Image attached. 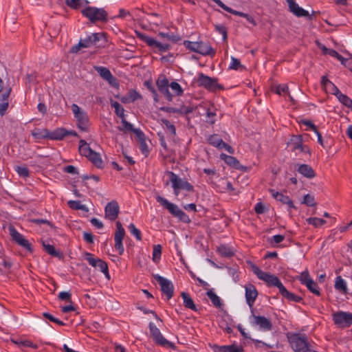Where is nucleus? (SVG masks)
<instances>
[{
  "instance_id": "obj_4",
  "label": "nucleus",
  "mask_w": 352,
  "mask_h": 352,
  "mask_svg": "<svg viewBox=\"0 0 352 352\" xmlns=\"http://www.w3.org/2000/svg\"><path fill=\"white\" fill-rule=\"evenodd\" d=\"M288 340L295 352H311L306 336L295 333L288 336Z\"/></svg>"
},
{
  "instance_id": "obj_34",
  "label": "nucleus",
  "mask_w": 352,
  "mask_h": 352,
  "mask_svg": "<svg viewBox=\"0 0 352 352\" xmlns=\"http://www.w3.org/2000/svg\"><path fill=\"white\" fill-rule=\"evenodd\" d=\"M68 206L73 210H81L84 212H87L89 211L88 208L85 205L81 204L80 201H67Z\"/></svg>"
},
{
  "instance_id": "obj_21",
  "label": "nucleus",
  "mask_w": 352,
  "mask_h": 352,
  "mask_svg": "<svg viewBox=\"0 0 352 352\" xmlns=\"http://www.w3.org/2000/svg\"><path fill=\"white\" fill-rule=\"evenodd\" d=\"M270 192L272 193V197L276 200L284 204H287L289 208H295L293 201L288 196L284 195L283 194L276 192L273 189H270Z\"/></svg>"
},
{
  "instance_id": "obj_8",
  "label": "nucleus",
  "mask_w": 352,
  "mask_h": 352,
  "mask_svg": "<svg viewBox=\"0 0 352 352\" xmlns=\"http://www.w3.org/2000/svg\"><path fill=\"white\" fill-rule=\"evenodd\" d=\"M72 110L77 120L78 129L82 131H87L89 127V118L86 112L76 104L72 105Z\"/></svg>"
},
{
  "instance_id": "obj_61",
  "label": "nucleus",
  "mask_w": 352,
  "mask_h": 352,
  "mask_svg": "<svg viewBox=\"0 0 352 352\" xmlns=\"http://www.w3.org/2000/svg\"><path fill=\"white\" fill-rule=\"evenodd\" d=\"M176 217H177L180 221H182L184 223H190V219L188 217V216L182 210L180 212V213Z\"/></svg>"
},
{
  "instance_id": "obj_10",
  "label": "nucleus",
  "mask_w": 352,
  "mask_h": 352,
  "mask_svg": "<svg viewBox=\"0 0 352 352\" xmlns=\"http://www.w3.org/2000/svg\"><path fill=\"white\" fill-rule=\"evenodd\" d=\"M9 233L12 239L21 247L27 249L30 252H32L31 244L26 240L22 234L17 232L13 225L8 226Z\"/></svg>"
},
{
  "instance_id": "obj_58",
  "label": "nucleus",
  "mask_w": 352,
  "mask_h": 352,
  "mask_svg": "<svg viewBox=\"0 0 352 352\" xmlns=\"http://www.w3.org/2000/svg\"><path fill=\"white\" fill-rule=\"evenodd\" d=\"M170 88L175 91L177 95H182L183 90L181 88V86L176 82H173L170 85Z\"/></svg>"
},
{
  "instance_id": "obj_64",
  "label": "nucleus",
  "mask_w": 352,
  "mask_h": 352,
  "mask_svg": "<svg viewBox=\"0 0 352 352\" xmlns=\"http://www.w3.org/2000/svg\"><path fill=\"white\" fill-rule=\"evenodd\" d=\"M83 238L89 243H94V236H93L91 233L84 232Z\"/></svg>"
},
{
  "instance_id": "obj_52",
  "label": "nucleus",
  "mask_w": 352,
  "mask_h": 352,
  "mask_svg": "<svg viewBox=\"0 0 352 352\" xmlns=\"http://www.w3.org/2000/svg\"><path fill=\"white\" fill-rule=\"evenodd\" d=\"M16 171L21 177H28L29 176V170L25 166H16Z\"/></svg>"
},
{
  "instance_id": "obj_35",
  "label": "nucleus",
  "mask_w": 352,
  "mask_h": 352,
  "mask_svg": "<svg viewBox=\"0 0 352 352\" xmlns=\"http://www.w3.org/2000/svg\"><path fill=\"white\" fill-rule=\"evenodd\" d=\"M156 84L160 92L162 91H166V89L168 88V80L164 76H160Z\"/></svg>"
},
{
  "instance_id": "obj_1",
  "label": "nucleus",
  "mask_w": 352,
  "mask_h": 352,
  "mask_svg": "<svg viewBox=\"0 0 352 352\" xmlns=\"http://www.w3.org/2000/svg\"><path fill=\"white\" fill-rule=\"evenodd\" d=\"M78 150L82 155L87 157L97 168L102 167L103 162L100 154L94 151L85 140H80Z\"/></svg>"
},
{
  "instance_id": "obj_11",
  "label": "nucleus",
  "mask_w": 352,
  "mask_h": 352,
  "mask_svg": "<svg viewBox=\"0 0 352 352\" xmlns=\"http://www.w3.org/2000/svg\"><path fill=\"white\" fill-rule=\"evenodd\" d=\"M335 324L340 327H346L352 324V314L338 311L333 314Z\"/></svg>"
},
{
  "instance_id": "obj_27",
  "label": "nucleus",
  "mask_w": 352,
  "mask_h": 352,
  "mask_svg": "<svg viewBox=\"0 0 352 352\" xmlns=\"http://www.w3.org/2000/svg\"><path fill=\"white\" fill-rule=\"evenodd\" d=\"M145 42L151 47H155L158 48L160 50L165 52L168 50L169 45L168 44H162L153 38L146 37L145 38Z\"/></svg>"
},
{
  "instance_id": "obj_6",
  "label": "nucleus",
  "mask_w": 352,
  "mask_h": 352,
  "mask_svg": "<svg viewBox=\"0 0 352 352\" xmlns=\"http://www.w3.org/2000/svg\"><path fill=\"white\" fill-rule=\"evenodd\" d=\"M82 14L93 23L107 21V12L103 8L87 7L82 10Z\"/></svg>"
},
{
  "instance_id": "obj_62",
  "label": "nucleus",
  "mask_w": 352,
  "mask_h": 352,
  "mask_svg": "<svg viewBox=\"0 0 352 352\" xmlns=\"http://www.w3.org/2000/svg\"><path fill=\"white\" fill-rule=\"evenodd\" d=\"M321 49L325 54H329L331 56H338V52L334 50L328 49L325 46H322Z\"/></svg>"
},
{
  "instance_id": "obj_20",
  "label": "nucleus",
  "mask_w": 352,
  "mask_h": 352,
  "mask_svg": "<svg viewBox=\"0 0 352 352\" xmlns=\"http://www.w3.org/2000/svg\"><path fill=\"white\" fill-rule=\"evenodd\" d=\"M95 69L100 76L109 82L111 85H116V79L112 76L109 69L104 67H95Z\"/></svg>"
},
{
  "instance_id": "obj_44",
  "label": "nucleus",
  "mask_w": 352,
  "mask_h": 352,
  "mask_svg": "<svg viewBox=\"0 0 352 352\" xmlns=\"http://www.w3.org/2000/svg\"><path fill=\"white\" fill-rule=\"evenodd\" d=\"M122 127H119L118 129L123 132L126 131H133L134 130V128L133 125L127 122L124 118L122 119Z\"/></svg>"
},
{
  "instance_id": "obj_29",
  "label": "nucleus",
  "mask_w": 352,
  "mask_h": 352,
  "mask_svg": "<svg viewBox=\"0 0 352 352\" xmlns=\"http://www.w3.org/2000/svg\"><path fill=\"white\" fill-rule=\"evenodd\" d=\"M181 296L184 300V305L191 310L197 311V307L190 295L184 292H182Z\"/></svg>"
},
{
  "instance_id": "obj_33",
  "label": "nucleus",
  "mask_w": 352,
  "mask_h": 352,
  "mask_svg": "<svg viewBox=\"0 0 352 352\" xmlns=\"http://www.w3.org/2000/svg\"><path fill=\"white\" fill-rule=\"evenodd\" d=\"M221 159L224 160V161L230 166L236 168H240L241 166L240 162L234 157L227 155L226 154H221Z\"/></svg>"
},
{
  "instance_id": "obj_17",
  "label": "nucleus",
  "mask_w": 352,
  "mask_h": 352,
  "mask_svg": "<svg viewBox=\"0 0 352 352\" xmlns=\"http://www.w3.org/2000/svg\"><path fill=\"white\" fill-rule=\"evenodd\" d=\"M11 92V87H7L4 89L3 91L1 92V98H0V115L3 116L9 105L8 102V97Z\"/></svg>"
},
{
  "instance_id": "obj_48",
  "label": "nucleus",
  "mask_w": 352,
  "mask_h": 352,
  "mask_svg": "<svg viewBox=\"0 0 352 352\" xmlns=\"http://www.w3.org/2000/svg\"><path fill=\"white\" fill-rule=\"evenodd\" d=\"M294 149H300L303 150V146L302 144V137L301 136H294L292 139Z\"/></svg>"
},
{
  "instance_id": "obj_28",
  "label": "nucleus",
  "mask_w": 352,
  "mask_h": 352,
  "mask_svg": "<svg viewBox=\"0 0 352 352\" xmlns=\"http://www.w3.org/2000/svg\"><path fill=\"white\" fill-rule=\"evenodd\" d=\"M67 136V130L64 128H58L52 132L49 131V139L60 140Z\"/></svg>"
},
{
  "instance_id": "obj_18",
  "label": "nucleus",
  "mask_w": 352,
  "mask_h": 352,
  "mask_svg": "<svg viewBox=\"0 0 352 352\" xmlns=\"http://www.w3.org/2000/svg\"><path fill=\"white\" fill-rule=\"evenodd\" d=\"M253 323L258 325L261 329L264 331H270L272 329V324L269 319L264 316H253Z\"/></svg>"
},
{
  "instance_id": "obj_26",
  "label": "nucleus",
  "mask_w": 352,
  "mask_h": 352,
  "mask_svg": "<svg viewBox=\"0 0 352 352\" xmlns=\"http://www.w3.org/2000/svg\"><path fill=\"white\" fill-rule=\"evenodd\" d=\"M149 329L152 338L156 342V343L159 344L162 341H165V338L162 335L160 329L156 326H155L153 323L150 322Z\"/></svg>"
},
{
  "instance_id": "obj_46",
  "label": "nucleus",
  "mask_w": 352,
  "mask_h": 352,
  "mask_svg": "<svg viewBox=\"0 0 352 352\" xmlns=\"http://www.w3.org/2000/svg\"><path fill=\"white\" fill-rule=\"evenodd\" d=\"M131 233L134 235L138 241L142 240L141 232L135 226L133 223H131L129 226Z\"/></svg>"
},
{
  "instance_id": "obj_47",
  "label": "nucleus",
  "mask_w": 352,
  "mask_h": 352,
  "mask_svg": "<svg viewBox=\"0 0 352 352\" xmlns=\"http://www.w3.org/2000/svg\"><path fill=\"white\" fill-rule=\"evenodd\" d=\"M299 280L302 284L306 285L308 282H309V280L313 279L310 277L308 271L305 270L300 274Z\"/></svg>"
},
{
  "instance_id": "obj_32",
  "label": "nucleus",
  "mask_w": 352,
  "mask_h": 352,
  "mask_svg": "<svg viewBox=\"0 0 352 352\" xmlns=\"http://www.w3.org/2000/svg\"><path fill=\"white\" fill-rule=\"evenodd\" d=\"M206 295L214 307L217 308H221L222 307L223 304L221 300L212 289L208 290Z\"/></svg>"
},
{
  "instance_id": "obj_2",
  "label": "nucleus",
  "mask_w": 352,
  "mask_h": 352,
  "mask_svg": "<svg viewBox=\"0 0 352 352\" xmlns=\"http://www.w3.org/2000/svg\"><path fill=\"white\" fill-rule=\"evenodd\" d=\"M168 175H169L170 181L172 183V187L174 190L175 196L178 197L182 190L191 192L194 191L193 186L186 180L179 178L178 175L175 174L173 172H168Z\"/></svg>"
},
{
  "instance_id": "obj_14",
  "label": "nucleus",
  "mask_w": 352,
  "mask_h": 352,
  "mask_svg": "<svg viewBox=\"0 0 352 352\" xmlns=\"http://www.w3.org/2000/svg\"><path fill=\"white\" fill-rule=\"evenodd\" d=\"M105 217L111 221H114L118 216L120 208L116 201L108 203L105 207Z\"/></svg>"
},
{
  "instance_id": "obj_13",
  "label": "nucleus",
  "mask_w": 352,
  "mask_h": 352,
  "mask_svg": "<svg viewBox=\"0 0 352 352\" xmlns=\"http://www.w3.org/2000/svg\"><path fill=\"white\" fill-rule=\"evenodd\" d=\"M116 226V230L114 235L115 248L118 250L119 254L122 255L124 252L122 240L125 236V230L120 221H117Z\"/></svg>"
},
{
  "instance_id": "obj_7",
  "label": "nucleus",
  "mask_w": 352,
  "mask_h": 352,
  "mask_svg": "<svg viewBox=\"0 0 352 352\" xmlns=\"http://www.w3.org/2000/svg\"><path fill=\"white\" fill-rule=\"evenodd\" d=\"M197 83L199 86L203 87L210 91L223 89V86L218 83L217 78H210L202 73L199 74Z\"/></svg>"
},
{
  "instance_id": "obj_9",
  "label": "nucleus",
  "mask_w": 352,
  "mask_h": 352,
  "mask_svg": "<svg viewBox=\"0 0 352 352\" xmlns=\"http://www.w3.org/2000/svg\"><path fill=\"white\" fill-rule=\"evenodd\" d=\"M86 259L89 265L95 268H99L100 270L105 275L106 278L109 280L111 278L107 263L99 258H95L93 254L89 252H85Z\"/></svg>"
},
{
  "instance_id": "obj_57",
  "label": "nucleus",
  "mask_w": 352,
  "mask_h": 352,
  "mask_svg": "<svg viewBox=\"0 0 352 352\" xmlns=\"http://www.w3.org/2000/svg\"><path fill=\"white\" fill-rule=\"evenodd\" d=\"M139 142H140V150L142 151V153L145 156H147V155H148V153L149 152V150H148V146H147V144L146 143L145 139L139 141Z\"/></svg>"
},
{
  "instance_id": "obj_15",
  "label": "nucleus",
  "mask_w": 352,
  "mask_h": 352,
  "mask_svg": "<svg viewBox=\"0 0 352 352\" xmlns=\"http://www.w3.org/2000/svg\"><path fill=\"white\" fill-rule=\"evenodd\" d=\"M156 200L159 202L162 206H163L165 208H166L168 212L173 214L174 217L178 216L182 210L175 204L170 203L167 199L162 197L160 195H157L156 197Z\"/></svg>"
},
{
  "instance_id": "obj_59",
  "label": "nucleus",
  "mask_w": 352,
  "mask_h": 352,
  "mask_svg": "<svg viewBox=\"0 0 352 352\" xmlns=\"http://www.w3.org/2000/svg\"><path fill=\"white\" fill-rule=\"evenodd\" d=\"M14 342L16 344L19 345V346H23L32 347L33 349H36L37 348V345L36 344H34L32 342L28 341V340H25V341H23V342Z\"/></svg>"
},
{
  "instance_id": "obj_37",
  "label": "nucleus",
  "mask_w": 352,
  "mask_h": 352,
  "mask_svg": "<svg viewBox=\"0 0 352 352\" xmlns=\"http://www.w3.org/2000/svg\"><path fill=\"white\" fill-rule=\"evenodd\" d=\"M272 91L278 95L287 94L289 93V87L286 84L274 85L272 87Z\"/></svg>"
},
{
  "instance_id": "obj_41",
  "label": "nucleus",
  "mask_w": 352,
  "mask_h": 352,
  "mask_svg": "<svg viewBox=\"0 0 352 352\" xmlns=\"http://www.w3.org/2000/svg\"><path fill=\"white\" fill-rule=\"evenodd\" d=\"M338 99L343 105L352 110V100L346 95L343 94H340V96L338 98Z\"/></svg>"
},
{
  "instance_id": "obj_5",
  "label": "nucleus",
  "mask_w": 352,
  "mask_h": 352,
  "mask_svg": "<svg viewBox=\"0 0 352 352\" xmlns=\"http://www.w3.org/2000/svg\"><path fill=\"white\" fill-rule=\"evenodd\" d=\"M184 45L190 51L199 53L204 56H214L215 51L210 45L203 42L185 41Z\"/></svg>"
},
{
  "instance_id": "obj_30",
  "label": "nucleus",
  "mask_w": 352,
  "mask_h": 352,
  "mask_svg": "<svg viewBox=\"0 0 352 352\" xmlns=\"http://www.w3.org/2000/svg\"><path fill=\"white\" fill-rule=\"evenodd\" d=\"M279 292L282 294L283 296H284L289 300L294 301V302H299L302 300L301 297L295 295L294 294L291 293L289 291H287L283 285L282 287H280Z\"/></svg>"
},
{
  "instance_id": "obj_54",
  "label": "nucleus",
  "mask_w": 352,
  "mask_h": 352,
  "mask_svg": "<svg viewBox=\"0 0 352 352\" xmlns=\"http://www.w3.org/2000/svg\"><path fill=\"white\" fill-rule=\"evenodd\" d=\"M105 34L104 33H94L90 35L94 45H97L98 42L104 38Z\"/></svg>"
},
{
  "instance_id": "obj_63",
  "label": "nucleus",
  "mask_w": 352,
  "mask_h": 352,
  "mask_svg": "<svg viewBox=\"0 0 352 352\" xmlns=\"http://www.w3.org/2000/svg\"><path fill=\"white\" fill-rule=\"evenodd\" d=\"M215 28L219 32L222 34L223 39L226 40L227 38V31L226 28L222 25H216Z\"/></svg>"
},
{
  "instance_id": "obj_40",
  "label": "nucleus",
  "mask_w": 352,
  "mask_h": 352,
  "mask_svg": "<svg viewBox=\"0 0 352 352\" xmlns=\"http://www.w3.org/2000/svg\"><path fill=\"white\" fill-rule=\"evenodd\" d=\"M12 267V263L9 259L6 258H0V270L4 272H7L10 270Z\"/></svg>"
},
{
  "instance_id": "obj_49",
  "label": "nucleus",
  "mask_w": 352,
  "mask_h": 352,
  "mask_svg": "<svg viewBox=\"0 0 352 352\" xmlns=\"http://www.w3.org/2000/svg\"><path fill=\"white\" fill-rule=\"evenodd\" d=\"M67 6L72 9H78L81 6V0H65Z\"/></svg>"
},
{
  "instance_id": "obj_39",
  "label": "nucleus",
  "mask_w": 352,
  "mask_h": 352,
  "mask_svg": "<svg viewBox=\"0 0 352 352\" xmlns=\"http://www.w3.org/2000/svg\"><path fill=\"white\" fill-rule=\"evenodd\" d=\"M162 255V246L160 245H155L153 246V252L152 260L154 263H159Z\"/></svg>"
},
{
  "instance_id": "obj_43",
  "label": "nucleus",
  "mask_w": 352,
  "mask_h": 352,
  "mask_svg": "<svg viewBox=\"0 0 352 352\" xmlns=\"http://www.w3.org/2000/svg\"><path fill=\"white\" fill-rule=\"evenodd\" d=\"M307 221L309 224H311L315 227L321 226L324 225V223H326L325 220H324L322 219L317 218V217H310L307 219Z\"/></svg>"
},
{
  "instance_id": "obj_22",
  "label": "nucleus",
  "mask_w": 352,
  "mask_h": 352,
  "mask_svg": "<svg viewBox=\"0 0 352 352\" xmlns=\"http://www.w3.org/2000/svg\"><path fill=\"white\" fill-rule=\"evenodd\" d=\"M160 110L168 113H177L181 115H184L192 112L193 111V108L186 106H182L179 109L170 107H160Z\"/></svg>"
},
{
  "instance_id": "obj_45",
  "label": "nucleus",
  "mask_w": 352,
  "mask_h": 352,
  "mask_svg": "<svg viewBox=\"0 0 352 352\" xmlns=\"http://www.w3.org/2000/svg\"><path fill=\"white\" fill-rule=\"evenodd\" d=\"M32 135L37 139H41V138H49V131L44 129L43 131H33L32 133Z\"/></svg>"
},
{
  "instance_id": "obj_56",
  "label": "nucleus",
  "mask_w": 352,
  "mask_h": 352,
  "mask_svg": "<svg viewBox=\"0 0 352 352\" xmlns=\"http://www.w3.org/2000/svg\"><path fill=\"white\" fill-rule=\"evenodd\" d=\"M218 251L223 256H230L232 255V251L225 245H221L219 247Z\"/></svg>"
},
{
  "instance_id": "obj_3",
  "label": "nucleus",
  "mask_w": 352,
  "mask_h": 352,
  "mask_svg": "<svg viewBox=\"0 0 352 352\" xmlns=\"http://www.w3.org/2000/svg\"><path fill=\"white\" fill-rule=\"evenodd\" d=\"M248 263L250 265L252 270L258 276V278L267 283L270 286H276L278 289H280V287L283 285L277 276L263 272L251 261H248Z\"/></svg>"
},
{
  "instance_id": "obj_53",
  "label": "nucleus",
  "mask_w": 352,
  "mask_h": 352,
  "mask_svg": "<svg viewBox=\"0 0 352 352\" xmlns=\"http://www.w3.org/2000/svg\"><path fill=\"white\" fill-rule=\"evenodd\" d=\"M303 204L309 206H314L316 205V203L314 201V197L309 194L305 195Z\"/></svg>"
},
{
  "instance_id": "obj_16",
  "label": "nucleus",
  "mask_w": 352,
  "mask_h": 352,
  "mask_svg": "<svg viewBox=\"0 0 352 352\" xmlns=\"http://www.w3.org/2000/svg\"><path fill=\"white\" fill-rule=\"evenodd\" d=\"M245 298L248 305L252 307L258 296V292L254 285L248 284L245 286Z\"/></svg>"
},
{
  "instance_id": "obj_60",
  "label": "nucleus",
  "mask_w": 352,
  "mask_h": 352,
  "mask_svg": "<svg viewBox=\"0 0 352 352\" xmlns=\"http://www.w3.org/2000/svg\"><path fill=\"white\" fill-rule=\"evenodd\" d=\"M58 298L62 300H67L72 302L71 294L69 292H62L58 294Z\"/></svg>"
},
{
  "instance_id": "obj_50",
  "label": "nucleus",
  "mask_w": 352,
  "mask_h": 352,
  "mask_svg": "<svg viewBox=\"0 0 352 352\" xmlns=\"http://www.w3.org/2000/svg\"><path fill=\"white\" fill-rule=\"evenodd\" d=\"M162 122L163 124H164L166 129L168 130L173 135H175L176 134V129H175V126H174V124H173L168 120H165V119H162Z\"/></svg>"
},
{
  "instance_id": "obj_42",
  "label": "nucleus",
  "mask_w": 352,
  "mask_h": 352,
  "mask_svg": "<svg viewBox=\"0 0 352 352\" xmlns=\"http://www.w3.org/2000/svg\"><path fill=\"white\" fill-rule=\"evenodd\" d=\"M305 285L313 294L317 296L320 295L318 285L314 280H309Z\"/></svg>"
},
{
  "instance_id": "obj_55",
  "label": "nucleus",
  "mask_w": 352,
  "mask_h": 352,
  "mask_svg": "<svg viewBox=\"0 0 352 352\" xmlns=\"http://www.w3.org/2000/svg\"><path fill=\"white\" fill-rule=\"evenodd\" d=\"M221 140L217 135H212L208 138V142L210 144L218 147Z\"/></svg>"
},
{
  "instance_id": "obj_24",
  "label": "nucleus",
  "mask_w": 352,
  "mask_h": 352,
  "mask_svg": "<svg viewBox=\"0 0 352 352\" xmlns=\"http://www.w3.org/2000/svg\"><path fill=\"white\" fill-rule=\"evenodd\" d=\"M297 170L300 174L308 179H312L316 175L314 170L308 164H300Z\"/></svg>"
},
{
  "instance_id": "obj_51",
  "label": "nucleus",
  "mask_w": 352,
  "mask_h": 352,
  "mask_svg": "<svg viewBox=\"0 0 352 352\" xmlns=\"http://www.w3.org/2000/svg\"><path fill=\"white\" fill-rule=\"evenodd\" d=\"M232 63L229 67L230 69L237 70L239 68H244L240 63V60L234 57H232Z\"/></svg>"
},
{
  "instance_id": "obj_23",
  "label": "nucleus",
  "mask_w": 352,
  "mask_h": 352,
  "mask_svg": "<svg viewBox=\"0 0 352 352\" xmlns=\"http://www.w3.org/2000/svg\"><path fill=\"white\" fill-rule=\"evenodd\" d=\"M91 46H94V44L92 43L90 36H89L87 38L85 39H80L77 45L73 46L71 48L70 52L73 54L77 53L82 48H87Z\"/></svg>"
},
{
  "instance_id": "obj_12",
  "label": "nucleus",
  "mask_w": 352,
  "mask_h": 352,
  "mask_svg": "<svg viewBox=\"0 0 352 352\" xmlns=\"http://www.w3.org/2000/svg\"><path fill=\"white\" fill-rule=\"evenodd\" d=\"M153 276L160 284L162 293L166 296L168 300L170 299L173 296L174 287L173 283L160 275L155 274Z\"/></svg>"
},
{
  "instance_id": "obj_25",
  "label": "nucleus",
  "mask_w": 352,
  "mask_h": 352,
  "mask_svg": "<svg viewBox=\"0 0 352 352\" xmlns=\"http://www.w3.org/2000/svg\"><path fill=\"white\" fill-rule=\"evenodd\" d=\"M214 352H241L242 348L234 344L228 346H218L217 344L210 345Z\"/></svg>"
},
{
  "instance_id": "obj_38",
  "label": "nucleus",
  "mask_w": 352,
  "mask_h": 352,
  "mask_svg": "<svg viewBox=\"0 0 352 352\" xmlns=\"http://www.w3.org/2000/svg\"><path fill=\"white\" fill-rule=\"evenodd\" d=\"M111 107L115 109V112L118 116H119L121 119L125 118L124 116V108L119 104V102L116 101L111 102Z\"/></svg>"
},
{
  "instance_id": "obj_36",
  "label": "nucleus",
  "mask_w": 352,
  "mask_h": 352,
  "mask_svg": "<svg viewBox=\"0 0 352 352\" xmlns=\"http://www.w3.org/2000/svg\"><path fill=\"white\" fill-rule=\"evenodd\" d=\"M335 288L342 294L347 293V288L344 280L341 276H338L336 279Z\"/></svg>"
},
{
  "instance_id": "obj_19",
  "label": "nucleus",
  "mask_w": 352,
  "mask_h": 352,
  "mask_svg": "<svg viewBox=\"0 0 352 352\" xmlns=\"http://www.w3.org/2000/svg\"><path fill=\"white\" fill-rule=\"evenodd\" d=\"M289 11L296 16H308L309 12L299 7L298 5L295 2V0H287Z\"/></svg>"
},
{
  "instance_id": "obj_31",
  "label": "nucleus",
  "mask_w": 352,
  "mask_h": 352,
  "mask_svg": "<svg viewBox=\"0 0 352 352\" xmlns=\"http://www.w3.org/2000/svg\"><path fill=\"white\" fill-rule=\"evenodd\" d=\"M43 247L46 252L52 256L57 257L60 259L63 258V253L56 251L54 247L50 244H46L44 241L42 242Z\"/></svg>"
}]
</instances>
